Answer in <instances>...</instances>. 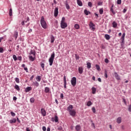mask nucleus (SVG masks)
<instances>
[{"label":"nucleus","instance_id":"obj_3","mask_svg":"<svg viewBox=\"0 0 131 131\" xmlns=\"http://www.w3.org/2000/svg\"><path fill=\"white\" fill-rule=\"evenodd\" d=\"M40 24L43 29H47L48 25H47V22L45 20V17L43 16H41V17Z\"/></svg>","mask_w":131,"mask_h":131},{"label":"nucleus","instance_id":"obj_26","mask_svg":"<svg viewBox=\"0 0 131 131\" xmlns=\"http://www.w3.org/2000/svg\"><path fill=\"white\" fill-rule=\"evenodd\" d=\"M45 92L47 94H48V93H50V88L49 87H46L45 88Z\"/></svg>","mask_w":131,"mask_h":131},{"label":"nucleus","instance_id":"obj_43","mask_svg":"<svg viewBox=\"0 0 131 131\" xmlns=\"http://www.w3.org/2000/svg\"><path fill=\"white\" fill-rule=\"evenodd\" d=\"M97 5L98 6H103V3L102 2H98Z\"/></svg>","mask_w":131,"mask_h":131},{"label":"nucleus","instance_id":"obj_2","mask_svg":"<svg viewBox=\"0 0 131 131\" xmlns=\"http://www.w3.org/2000/svg\"><path fill=\"white\" fill-rule=\"evenodd\" d=\"M65 17H62L60 23V27L62 29H65L68 26L67 23L65 22Z\"/></svg>","mask_w":131,"mask_h":131},{"label":"nucleus","instance_id":"obj_58","mask_svg":"<svg viewBox=\"0 0 131 131\" xmlns=\"http://www.w3.org/2000/svg\"><path fill=\"white\" fill-rule=\"evenodd\" d=\"M123 102L124 103V104H125V105H126V100H125V99L123 98Z\"/></svg>","mask_w":131,"mask_h":131},{"label":"nucleus","instance_id":"obj_37","mask_svg":"<svg viewBox=\"0 0 131 131\" xmlns=\"http://www.w3.org/2000/svg\"><path fill=\"white\" fill-rule=\"evenodd\" d=\"M15 80L17 83H20V80L19 79V78H15Z\"/></svg>","mask_w":131,"mask_h":131},{"label":"nucleus","instance_id":"obj_56","mask_svg":"<svg viewBox=\"0 0 131 131\" xmlns=\"http://www.w3.org/2000/svg\"><path fill=\"white\" fill-rule=\"evenodd\" d=\"M33 78H34V75L31 76V77L30 78V80H32V79H33Z\"/></svg>","mask_w":131,"mask_h":131},{"label":"nucleus","instance_id":"obj_59","mask_svg":"<svg viewBox=\"0 0 131 131\" xmlns=\"http://www.w3.org/2000/svg\"><path fill=\"white\" fill-rule=\"evenodd\" d=\"M21 25H23V26H24V25H25V21L23 20L21 22Z\"/></svg>","mask_w":131,"mask_h":131},{"label":"nucleus","instance_id":"obj_47","mask_svg":"<svg viewBox=\"0 0 131 131\" xmlns=\"http://www.w3.org/2000/svg\"><path fill=\"white\" fill-rule=\"evenodd\" d=\"M17 59L19 61H22V56H18Z\"/></svg>","mask_w":131,"mask_h":131},{"label":"nucleus","instance_id":"obj_14","mask_svg":"<svg viewBox=\"0 0 131 131\" xmlns=\"http://www.w3.org/2000/svg\"><path fill=\"white\" fill-rule=\"evenodd\" d=\"M33 85H34V88H38L39 86V83L37 81L33 82Z\"/></svg>","mask_w":131,"mask_h":131},{"label":"nucleus","instance_id":"obj_12","mask_svg":"<svg viewBox=\"0 0 131 131\" xmlns=\"http://www.w3.org/2000/svg\"><path fill=\"white\" fill-rule=\"evenodd\" d=\"M16 122H17V119H16V118H13V119L9 120V123H11V124L12 123H16Z\"/></svg>","mask_w":131,"mask_h":131},{"label":"nucleus","instance_id":"obj_1","mask_svg":"<svg viewBox=\"0 0 131 131\" xmlns=\"http://www.w3.org/2000/svg\"><path fill=\"white\" fill-rule=\"evenodd\" d=\"M29 59L30 61L33 62L34 60H35V56L36 55V52H35V50H31L29 52Z\"/></svg>","mask_w":131,"mask_h":131},{"label":"nucleus","instance_id":"obj_4","mask_svg":"<svg viewBox=\"0 0 131 131\" xmlns=\"http://www.w3.org/2000/svg\"><path fill=\"white\" fill-rule=\"evenodd\" d=\"M54 59H55V52H53L49 58V62L50 66H52L53 65V63H54Z\"/></svg>","mask_w":131,"mask_h":131},{"label":"nucleus","instance_id":"obj_48","mask_svg":"<svg viewBox=\"0 0 131 131\" xmlns=\"http://www.w3.org/2000/svg\"><path fill=\"white\" fill-rule=\"evenodd\" d=\"M104 76L105 77V78H107L108 77V75L107 74V71H105V75Z\"/></svg>","mask_w":131,"mask_h":131},{"label":"nucleus","instance_id":"obj_7","mask_svg":"<svg viewBox=\"0 0 131 131\" xmlns=\"http://www.w3.org/2000/svg\"><path fill=\"white\" fill-rule=\"evenodd\" d=\"M89 27L92 31H95V29H96L95 28V24H94L92 21L90 23Z\"/></svg>","mask_w":131,"mask_h":131},{"label":"nucleus","instance_id":"obj_64","mask_svg":"<svg viewBox=\"0 0 131 131\" xmlns=\"http://www.w3.org/2000/svg\"><path fill=\"white\" fill-rule=\"evenodd\" d=\"M98 80L99 82H102V79H101V78H98Z\"/></svg>","mask_w":131,"mask_h":131},{"label":"nucleus","instance_id":"obj_24","mask_svg":"<svg viewBox=\"0 0 131 131\" xmlns=\"http://www.w3.org/2000/svg\"><path fill=\"white\" fill-rule=\"evenodd\" d=\"M9 15L10 16V17H12L13 16V9L12 8H10L9 11Z\"/></svg>","mask_w":131,"mask_h":131},{"label":"nucleus","instance_id":"obj_30","mask_svg":"<svg viewBox=\"0 0 131 131\" xmlns=\"http://www.w3.org/2000/svg\"><path fill=\"white\" fill-rule=\"evenodd\" d=\"M104 37L105 39H106L107 40H109V39H110V35H109L108 34H105L104 35Z\"/></svg>","mask_w":131,"mask_h":131},{"label":"nucleus","instance_id":"obj_38","mask_svg":"<svg viewBox=\"0 0 131 131\" xmlns=\"http://www.w3.org/2000/svg\"><path fill=\"white\" fill-rule=\"evenodd\" d=\"M40 65L43 70H45V63L41 62Z\"/></svg>","mask_w":131,"mask_h":131},{"label":"nucleus","instance_id":"obj_63","mask_svg":"<svg viewBox=\"0 0 131 131\" xmlns=\"http://www.w3.org/2000/svg\"><path fill=\"white\" fill-rule=\"evenodd\" d=\"M30 19L29 18V17H27V22H29Z\"/></svg>","mask_w":131,"mask_h":131},{"label":"nucleus","instance_id":"obj_60","mask_svg":"<svg viewBox=\"0 0 131 131\" xmlns=\"http://www.w3.org/2000/svg\"><path fill=\"white\" fill-rule=\"evenodd\" d=\"M63 81H64V82H67V81H66V76H64V77H63Z\"/></svg>","mask_w":131,"mask_h":131},{"label":"nucleus","instance_id":"obj_61","mask_svg":"<svg viewBox=\"0 0 131 131\" xmlns=\"http://www.w3.org/2000/svg\"><path fill=\"white\" fill-rule=\"evenodd\" d=\"M24 70H25L26 72H28V69L27 68H24Z\"/></svg>","mask_w":131,"mask_h":131},{"label":"nucleus","instance_id":"obj_25","mask_svg":"<svg viewBox=\"0 0 131 131\" xmlns=\"http://www.w3.org/2000/svg\"><path fill=\"white\" fill-rule=\"evenodd\" d=\"M92 94H93V95H95V94H96V92H97V89H96V88L93 87L92 88Z\"/></svg>","mask_w":131,"mask_h":131},{"label":"nucleus","instance_id":"obj_21","mask_svg":"<svg viewBox=\"0 0 131 131\" xmlns=\"http://www.w3.org/2000/svg\"><path fill=\"white\" fill-rule=\"evenodd\" d=\"M113 28H116L117 27V23L116 21H113L112 23Z\"/></svg>","mask_w":131,"mask_h":131},{"label":"nucleus","instance_id":"obj_8","mask_svg":"<svg viewBox=\"0 0 131 131\" xmlns=\"http://www.w3.org/2000/svg\"><path fill=\"white\" fill-rule=\"evenodd\" d=\"M59 14V9L58 7H56L54 9V17H58V14Z\"/></svg>","mask_w":131,"mask_h":131},{"label":"nucleus","instance_id":"obj_39","mask_svg":"<svg viewBox=\"0 0 131 131\" xmlns=\"http://www.w3.org/2000/svg\"><path fill=\"white\" fill-rule=\"evenodd\" d=\"M10 114L13 117H15V116H16V114L13 112H11Z\"/></svg>","mask_w":131,"mask_h":131},{"label":"nucleus","instance_id":"obj_28","mask_svg":"<svg viewBox=\"0 0 131 131\" xmlns=\"http://www.w3.org/2000/svg\"><path fill=\"white\" fill-rule=\"evenodd\" d=\"M13 36L15 38V39H17L18 38V32L17 31H15Z\"/></svg>","mask_w":131,"mask_h":131},{"label":"nucleus","instance_id":"obj_45","mask_svg":"<svg viewBox=\"0 0 131 131\" xmlns=\"http://www.w3.org/2000/svg\"><path fill=\"white\" fill-rule=\"evenodd\" d=\"M117 5H121V0H117Z\"/></svg>","mask_w":131,"mask_h":131},{"label":"nucleus","instance_id":"obj_16","mask_svg":"<svg viewBox=\"0 0 131 131\" xmlns=\"http://www.w3.org/2000/svg\"><path fill=\"white\" fill-rule=\"evenodd\" d=\"M121 120H122V119H121V117H119L117 118V122L119 124L121 123Z\"/></svg>","mask_w":131,"mask_h":131},{"label":"nucleus","instance_id":"obj_29","mask_svg":"<svg viewBox=\"0 0 131 131\" xmlns=\"http://www.w3.org/2000/svg\"><path fill=\"white\" fill-rule=\"evenodd\" d=\"M84 13L86 15V16H88L89 15V14H91V12L88 11V10H86V9H85L84 10Z\"/></svg>","mask_w":131,"mask_h":131},{"label":"nucleus","instance_id":"obj_18","mask_svg":"<svg viewBox=\"0 0 131 131\" xmlns=\"http://www.w3.org/2000/svg\"><path fill=\"white\" fill-rule=\"evenodd\" d=\"M75 129L77 131H79V130H80V129H81V126L79 125H77L75 126Z\"/></svg>","mask_w":131,"mask_h":131},{"label":"nucleus","instance_id":"obj_5","mask_svg":"<svg viewBox=\"0 0 131 131\" xmlns=\"http://www.w3.org/2000/svg\"><path fill=\"white\" fill-rule=\"evenodd\" d=\"M71 84L73 86L76 85V77H73L71 80Z\"/></svg>","mask_w":131,"mask_h":131},{"label":"nucleus","instance_id":"obj_54","mask_svg":"<svg viewBox=\"0 0 131 131\" xmlns=\"http://www.w3.org/2000/svg\"><path fill=\"white\" fill-rule=\"evenodd\" d=\"M128 110L129 112H131V104L128 106Z\"/></svg>","mask_w":131,"mask_h":131},{"label":"nucleus","instance_id":"obj_46","mask_svg":"<svg viewBox=\"0 0 131 131\" xmlns=\"http://www.w3.org/2000/svg\"><path fill=\"white\" fill-rule=\"evenodd\" d=\"M57 129L58 130H62L63 129V128L62 127V126H59L58 127Z\"/></svg>","mask_w":131,"mask_h":131},{"label":"nucleus","instance_id":"obj_51","mask_svg":"<svg viewBox=\"0 0 131 131\" xmlns=\"http://www.w3.org/2000/svg\"><path fill=\"white\" fill-rule=\"evenodd\" d=\"M104 62H105V63H109V60L107 59V58H105L104 59Z\"/></svg>","mask_w":131,"mask_h":131},{"label":"nucleus","instance_id":"obj_11","mask_svg":"<svg viewBox=\"0 0 131 131\" xmlns=\"http://www.w3.org/2000/svg\"><path fill=\"white\" fill-rule=\"evenodd\" d=\"M78 72L79 74H82L83 73V68L82 67H79L78 68Z\"/></svg>","mask_w":131,"mask_h":131},{"label":"nucleus","instance_id":"obj_10","mask_svg":"<svg viewBox=\"0 0 131 131\" xmlns=\"http://www.w3.org/2000/svg\"><path fill=\"white\" fill-rule=\"evenodd\" d=\"M41 114L42 116H46L47 115V112L43 108H41Z\"/></svg>","mask_w":131,"mask_h":131},{"label":"nucleus","instance_id":"obj_19","mask_svg":"<svg viewBox=\"0 0 131 131\" xmlns=\"http://www.w3.org/2000/svg\"><path fill=\"white\" fill-rule=\"evenodd\" d=\"M50 42H51V43H53V42H54V41H55V37H54V36L51 35L50 37Z\"/></svg>","mask_w":131,"mask_h":131},{"label":"nucleus","instance_id":"obj_44","mask_svg":"<svg viewBox=\"0 0 131 131\" xmlns=\"http://www.w3.org/2000/svg\"><path fill=\"white\" fill-rule=\"evenodd\" d=\"M88 6L92 8L93 7V4H92V2H88Z\"/></svg>","mask_w":131,"mask_h":131},{"label":"nucleus","instance_id":"obj_35","mask_svg":"<svg viewBox=\"0 0 131 131\" xmlns=\"http://www.w3.org/2000/svg\"><path fill=\"white\" fill-rule=\"evenodd\" d=\"M35 101V99L33 97L31 98L30 99V103H34Z\"/></svg>","mask_w":131,"mask_h":131},{"label":"nucleus","instance_id":"obj_40","mask_svg":"<svg viewBox=\"0 0 131 131\" xmlns=\"http://www.w3.org/2000/svg\"><path fill=\"white\" fill-rule=\"evenodd\" d=\"M13 59L14 61H17V56H16V55H13Z\"/></svg>","mask_w":131,"mask_h":131},{"label":"nucleus","instance_id":"obj_36","mask_svg":"<svg viewBox=\"0 0 131 131\" xmlns=\"http://www.w3.org/2000/svg\"><path fill=\"white\" fill-rule=\"evenodd\" d=\"M74 27L76 29H79V25L76 24L74 25Z\"/></svg>","mask_w":131,"mask_h":131},{"label":"nucleus","instance_id":"obj_52","mask_svg":"<svg viewBox=\"0 0 131 131\" xmlns=\"http://www.w3.org/2000/svg\"><path fill=\"white\" fill-rule=\"evenodd\" d=\"M60 98L62 99L63 100V99H64V94H63V93H61L60 94Z\"/></svg>","mask_w":131,"mask_h":131},{"label":"nucleus","instance_id":"obj_50","mask_svg":"<svg viewBox=\"0 0 131 131\" xmlns=\"http://www.w3.org/2000/svg\"><path fill=\"white\" fill-rule=\"evenodd\" d=\"M76 60H79V56L77 54H75Z\"/></svg>","mask_w":131,"mask_h":131},{"label":"nucleus","instance_id":"obj_53","mask_svg":"<svg viewBox=\"0 0 131 131\" xmlns=\"http://www.w3.org/2000/svg\"><path fill=\"white\" fill-rule=\"evenodd\" d=\"M0 53H4V48L0 47Z\"/></svg>","mask_w":131,"mask_h":131},{"label":"nucleus","instance_id":"obj_62","mask_svg":"<svg viewBox=\"0 0 131 131\" xmlns=\"http://www.w3.org/2000/svg\"><path fill=\"white\" fill-rule=\"evenodd\" d=\"M126 11H127L126 9L124 8V9H123V12L124 13H126Z\"/></svg>","mask_w":131,"mask_h":131},{"label":"nucleus","instance_id":"obj_20","mask_svg":"<svg viewBox=\"0 0 131 131\" xmlns=\"http://www.w3.org/2000/svg\"><path fill=\"white\" fill-rule=\"evenodd\" d=\"M77 5L79 6V7H82V2L80 0H77Z\"/></svg>","mask_w":131,"mask_h":131},{"label":"nucleus","instance_id":"obj_41","mask_svg":"<svg viewBox=\"0 0 131 131\" xmlns=\"http://www.w3.org/2000/svg\"><path fill=\"white\" fill-rule=\"evenodd\" d=\"M96 67L97 70H98V71H100V66L96 64Z\"/></svg>","mask_w":131,"mask_h":131},{"label":"nucleus","instance_id":"obj_17","mask_svg":"<svg viewBox=\"0 0 131 131\" xmlns=\"http://www.w3.org/2000/svg\"><path fill=\"white\" fill-rule=\"evenodd\" d=\"M72 109H73V106L72 105H70L67 108V110L69 112L72 111Z\"/></svg>","mask_w":131,"mask_h":131},{"label":"nucleus","instance_id":"obj_15","mask_svg":"<svg viewBox=\"0 0 131 131\" xmlns=\"http://www.w3.org/2000/svg\"><path fill=\"white\" fill-rule=\"evenodd\" d=\"M32 90V88L31 86H28L25 89V92L26 93H28L29 92H30Z\"/></svg>","mask_w":131,"mask_h":131},{"label":"nucleus","instance_id":"obj_23","mask_svg":"<svg viewBox=\"0 0 131 131\" xmlns=\"http://www.w3.org/2000/svg\"><path fill=\"white\" fill-rule=\"evenodd\" d=\"M66 5V8L67 10H70V6H69V4H68V2H66L65 3Z\"/></svg>","mask_w":131,"mask_h":131},{"label":"nucleus","instance_id":"obj_34","mask_svg":"<svg viewBox=\"0 0 131 131\" xmlns=\"http://www.w3.org/2000/svg\"><path fill=\"white\" fill-rule=\"evenodd\" d=\"M92 67V64L90 63V62H87V68L88 69H90Z\"/></svg>","mask_w":131,"mask_h":131},{"label":"nucleus","instance_id":"obj_6","mask_svg":"<svg viewBox=\"0 0 131 131\" xmlns=\"http://www.w3.org/2000/svg\"><path fill=\"white\" fill-rule=\"evenodd\" d=\"M51 120L53 122H56V123L59 122V118H58V116L55 115L54 117H52L51 118Z\"/></svg>","mask_w":131,"mask_h":131},{"label":"nucleus","instance_id":"obj_31","mask_svg":"<svg viewBox=\"0 0 131 131\" xmlns=\"http://www.w3.org/2000/svg\"><path fill=\"white\" fill-rule=\"evenodd\" d=\"M125 37V33H123L121 37L122 42H124V37Z\"/></svg>","mask_w":131,"mask_h":131},{"label":"nucleus","instance_id":"obj_49","mask_svg":"<svg viewBox=\"0 0 131 131\" xmlns=\"http://www.w3.org/2000/svg\"><path fill=\"white\" fill-rule=\"evenodd\" d=\"M92 110V111H93V113H95V112H96V108H95V107H93Z\"/></svg>","mask_w":131,"mask_h":131},{"label":"nucleus","instance_id":"obj_57","mask_svg":"<svg viewBox=\"0 0 131 131\" xmlns=\"http://www.w3.org/2000/svg\"><path fill=\"white\" fill-rule=\"evenodd\" d=\"M16 120L18 122V123H21V121L19 119V118H17Z\"/></svg>","mask_w":131,"mask_h":131},{"label":"nucleus","instance_id":"obj_42","mask_svg":"<svg viewBox=\"0 0 131 131\" xmlns=\"http://www.w3.org/2000/svg\"><path fill=\"white\" fill-rule=\"evenodd\" d=\"M110 11L113 14V15H115V12H114V9L113 8H111Z\"/></svg>","mask_w":131,"mask_h":131},{"label":"nucleus","instance_id":"obj_9","mask_svg":"<svg viewBox=\"0 0 131 131\" xmlns=\"http://www.w3.org/2000/svg\"><path fill=\"white\" fill-rule=\"evenodd\" d=\"M69 112L70 115H71V116L74 117L76 115V112H75V110H72V111H70Z\"/></svg>","mask_w":131,"mask_h":131},{"label":"nucleus","instance_id":"obj_55","mask_svg":"<svg viewBox=\"0 0 131 131\" xmlns=\"http://www.w3.org/2000/svg\"><path fill=\"white\" fill-rule=\"evenodd\" d=\"M42 129L43 131H46L47 130V128L46 127V126H43L42 128Z\"/></svg>","mask_w":131,"mask_h":131},{"label":"nucleus","instance_id":"obj_22","mask_svg":"<svg viewBox=\"0 0 131 131\" xmlns=\"http://www.w3.org/2000/svg\"><path fill=\"white\" fill-rule=\"evenodd\" d=\"M36 80L37 82H39V81L41 80V77H40V76H37V77H36Z\"/></svg>","mask_w":131,"mask_h":131},{"label":"nucleus","instance_id":"obj_27","mask_svg":"<svg viewBox=\"0 0 131 131\" xmlns=\"http://www.w3.org/2000/svg\"><path fill=\"white\" fill-rule=\"evenodd\" d=\"M92 105H93V102H92V101H89L88 102H87L86 105L88 107H90V106H92Z\"/></svg>","mask_w":131,"mask_h":131},{"label":"nucleus","instance_id":"obj_32","mask_svg":"<svg viewBox=\"0 0 131 131\" xmlns=\"http://www.w3.org/2000/svg\"><path fill=\"white\" fill-rule=\"evenodd\" d=\"M14 89L15 90H17L18 91V92H19V91H20V87H19V85L15 84V85L14 86Z\"/></svg>","mask_w":131,"mask_h":131},{"label":"nucleus","instance_id":"obj_13","mask_svg":"<svg viewBox=\"0 0 131 131\" xmlns=\"http://www.w3.org/2000/svg\"><path fill=\"white\" fill-rule=\"evenodd\" d=\"M115 77L117 80H120V76H119L116 72L114 73Z\"/></svg>","mask_w":131,"mask_h":131},{"label":"nucleus","instance_id":"obj_33","mask_svg":"<svg viewBox=\"0 0 131 131\" xmlns=\"http://www.w3.org/2000/svg\"><path fill=\"white\" fill-rule=\"evenodd\" d=\"M99 14L100 15H102L103 13H104V10H103V8L99 9Z\"/></svg>","mask_w":131,"mask_h":131}]
</instances>
